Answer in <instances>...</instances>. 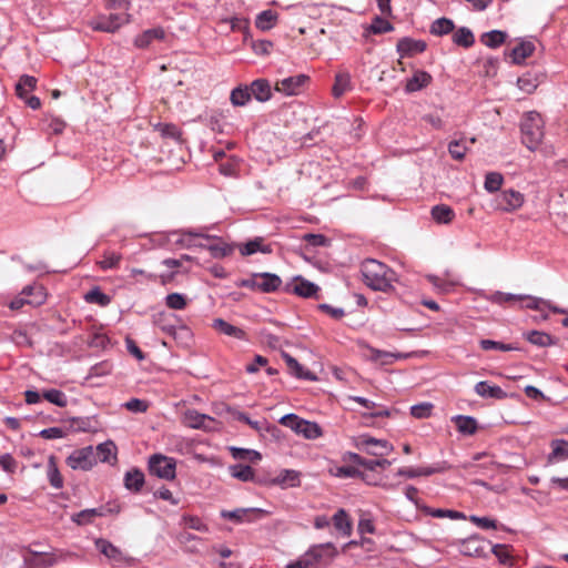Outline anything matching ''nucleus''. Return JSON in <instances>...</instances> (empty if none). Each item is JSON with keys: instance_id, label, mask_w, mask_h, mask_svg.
Segmentation results:
<instances>
[{"instance_id": "obj_1", "label": "nucleus", "mask_w": 568, "mask_h": 568, "mask_svg": "<svg viewBox=\"0 0 568 568\" xmlns=\"http://www.w3.org/2000/svg\"><path fill=\"white\" fill-rule=\"evenodd\" d=\"M363 282L374 291L388 292L396 281L395 272L386 264L368 258L361 265Z\"/></svg>"}, {"instance_id": "obj_2", "label": "nucleus", "mask_w": 568, "mask_h": 568, "mask_svg": "<svg viewBox=\"0 0 568 568\" xmlns=\"http://www.w3.org/2000/svg\"><path fill=\"white\" fill-rule=\"evenodd\" d=\"M521 141L530 150L535 151L544 139V121L539 113L530 111L525 114L520 124Z\"/></svg>"}, {"instance_id": "obj_3", "label": "nucleus", "mask_w": 568, "mask_h": 568, "mask_svg": "<svg viewBox=\"0 0 568 568\" xmlns=\"http://www.w3.org/2000/svg\"><path fill=\"white\" fill-rule=\"evenodd\" d=\"M280 424L291 428L297 435L306 439H316L323 435L321 426L311 420L303 419L295 414H287L281 417Z\"/></svg>"}, {"instance_id": "obj_4", "label": "nucleus", "mask_w": 568, "mask_h": 568, "mask_svg": "<svg viewBox=\"0 0 568 568\" xmlns=\"http://www.w3.org/2000/svg\"><path fill=\"white\" fill-rule=\"evenodd\" d=\"M337 550L331 542L312 546L303 556L312 568H325L336 557Z\"/></svg>"}, {"instance_id": "obj_5", "label": "nucleus", "mask_w": 568, "mask_h": 568, "mask_svg": "<svg viewBox=\"0 0 568 568\" xmlns=\"http://www.w3.org/2000/svg\"><path fill=\"white\" fill-rule=\"evenodd\" d=\"M205 229L201 227L194 231H185L184 236L189 237H200V240L206 241V250L211 253V255L215 258H221L230 255L233 252V247L222 241V239L216 236H211L205 234Z\"/></svg>"}, {"instance_id": "obj_6", "label": "nucleus", "mask_w": 568, "mask_h": 568, "mask_svg": "<svg viewBox=\"0 0 568 568\" xmlns=\"http://www.w3.org/2000/svg\"><path fill=\"white\" fill-rule=\"evenodd\" d=\"M149 469L159 478L172 480L175 478L176 462L174 458L155 454L149 459Z\"/></svg>"}, {"instance_id": "obj_7", "label": "nucleus", "mask_w": 568, "mask_h": 568, "mask_svg": "<svg viewBox=\"0 0 568 568\" xmlns=\"http://www.w3.org/2000/svg\"><path fill=\"white\" fill-rule=\"evenodd\" d=\"M355 446L368 455L384 457L390 454L393 445L385 439H376L368 435H361L355 439Z\"/></svg>"}, {"instance_id": "obj_8", "label": "nucleus", "mask_w": 568, "mask_h": 568, "mask_svg": "<svg viewBox=\"0 0 568 568\" xmlns=\"http://www.w3.org/2000/svg\"><path fill=\"white\" fill-rule=\"evenodd\" d=\"M129 17L126 12L99 16L90 21V27L97 31L115 32L121 26L129 22Z\"/></svg>"}, {"instance_id": "obj_9", "label": "nucleus", "mask_w": 568, "mask_h": 568, "mask_svg": "<svg viewBox=\"0 0 568 568\" xmlns=\"http://www.w3.org/2000/svg\"><path fill=\"white\" fill-rule=\"evenodd\" d=\"M44 302V293L41 286H27L22 290L19 296L13 298L9 307L12 311H18L26 304L40 305Z\"/></svg>"}, {"instance_id": "obj_10", "label": "nucleus", "mask_w": 568, "mask_h": 568, "mask_svg": "<svg viewBox=\"0 0 568 568\" xmlns=\"http://www.w3.org/2000/svg\"><path fill=\"white\" fill-rule=\"evenodd\" d=\"M265 511L260 508H239L234 510H222L221 517L227 520H232L236 524L252 523L262 516Z\"/></svg>"}, {"instance_id": "obj_11", "label": "nucleus", "mask_w": 568, "mask_h": 568, "mask_svg": "<svg viewBox=\"0 0 568 568\" xmlns=\"http://www.w3.org/2000/svg\"><path fill=\"white\" fill-rule=\"evenodd\" d=\"M182 423L190 428L212 430L215 420L213 417L199 413L195 409H187L182 417Z\"/></svg>"}, {"instance_id": "obj_12", "label": "nucleus", "mask_w": 568, "mask_h": 568, "mask_svg": "<svg viewBox=\"0 0 568 568\" xmlns=\"http://www.w3.org/2000/svg\"><path fill=\"white\" fill-rule=\"evenodd\" d=\"M94 456L92 447H85L74 450L68 458L67 464L72 469L89 470L94 465Z\"/></svg>"}, {"instance_id": "obj_13", "label": "nucleus", "mask_w": 568, "mask_h": 568, "mask_svg": "<svg viewBox=\"0 0 568 568\" xmlns=\"http://www.w3.org/2000/svg\"><path fill=\"white\" fill-rule=\"evenodd\" d=\"M307 79L308 78L304 74L285 78L276 82L275 90L284 93L285 95L298 94Z\"/></svg>"}, {"instance_id": "obj_14", "label": "nucleus", "mask_w": 568, "mask_h": 568, "mask_svg": "<svg viewBox=\"0 0 568 568\" xmlns=\"http://www.w3.org/2000/svg\"><path fill=\"white\" fill-rule=\"evenodd\" d=\"M524 203V196L515 190L503 191L498 196V207L505 212L519 209Z\"/></svg>"}, {"instance_id": "obj_15", "label": "nucleus", "mask_w": 568, "mask_h": 568, "mask_svg": "<svg viewBox=\"0 0 568 568\" xmlns=\"http://www.w3.org/2000/svg\"><path fill=\"white\" fill-rule=\"evenodd\" d=\"M248 90L251 97L253 95L260 102L270 100L272 95L271 83L265 79L254 80Z\"/></svg>"}, {"instance_id": "obj_16", "label": "nucleus", "mask_w": 568, "mask_h": 568, "mask_svg": "<svg viewBox=\"0 0 568 568\" xmlns=\"http://www.w3.org/2000/svg\"><path fill=\"white\" fill-rule=\"evenodd\" d=\"M432 81V75L426 71L417 70L414 72L413 77L406 81L405 90L406 92H415L426 88Z\"/></svg>"}, {"instance_id": "obj_17", "label": "nucleus", "mask_w": 568, "mask_h": 568, "mask_svg": "<svg viewBox=\"0 0 568 568\" xmlns=\"http://www.w3.org/2000/svg\"><path fill=\"white\" fill-rule=\"evenodd\" d=\"M282 284V280L276 274L272 273H260L258 274V284H255L257 286V291L264 292V293H271L278 290V287Z\"/></svg>"}, {"instance_id": "obj_18", "label": "nucleus", "mask_w": 568, "mask_h": 568, "mask_svg": "<svg viewBox=\"0 0 568 568\" xmlns=\"http://www.w3.org/2000/svg\"><path fill=\"white\" fill-rule=\"evenodd\" d=\"M475 392L478 396L484 398H497L503 399L507 396L499 386L489 385L487 382L481 381L475 385Z\"/></svg>"}, {"instance_id": "obj_19", "label": "nucleus", "mask_w": 568, "mask_h": 568, "mask_svg": "<svg viewBox=\"0 0 568 568\" xmlns=\"http://www.w3.org/2000/svg\"><path fill=\"white\" fill-rule=\"evenodd\" d=\"M212 327L215 331H217L224 335H227V336H231V337H234L237 339L245 338V332L242 328L227 323L223 318H215L212 323Z\"/></svg>"}, {"instance_id": "obj_20", "label": "nucleus", "mask_w": 568, "mask_h": 568, "mask_svg": "<svg viewBox=\"0 0 568 568\" xmlns=\"http://www.w3.org/2000/svg\"><path fill=\"white\" fill-rule=\"evenodd\" d=\"M283 358L287 365V368L292 375L297 378L315 381L316 377L310 371L304 369V367L290 354L284 353Z\"/></svg>"}, {"instance_id": "obj_21", "label": "nucleus", "mask_w": 568, "mask_h": 568, "mask_svg": "<svg viewBox=\"0 0 568 568\" xmlns=\"http://www.w3.org/2000/svg\"><path fill=\"white\" fill-rule=\"evenodd\" d=\"M335 529L344 537L352 534V521L344 509H338L332 518Z\"/></svg>"}, {"instance_id": "obj_22", "label": "nucleus", "mask_w": 568, "mask_h": 568, "mask_svg": "<svg viewBox=\"0 0 568 568\" xmlns=\"http://www.w3.org/2000/svg\"><path fill=\"white\" fill-rule=\"evenodd\" d=\"M165 32L162 28H154L145 30L134 39V44L138 48H146L153 40H162Z\"/></svg>"}, {"instance_id": "obj_23", "label": "nucleus", "mask_w": 568, "mask_h": 568, "mask_svg": "<svg viewBox=\"0 0 568 568\" xmlns=\"http://www.w3.org/2000/svg\"><path fill=\"white\" fill-rule=\"evenodd\" d=\"M426 49L424 41H416L410 38H403L397 43V50L402 55L423 52Z\"/></svg>"}, {"instance_id": "obj_24", "label": "nucleus", "mask_w": 568, "mask_h": 568, "mask_svg": "<svg viewBox=\"0 0 568 568\" xmlns=\"http://www.w3.org/2000/svg\"><path fill=\"white\" fill-rule=\"evenodd\" d=\"M535 51V44L531 41H523L516 45L511 51L513 62L516 64L523 63Z\"/></svg>"}, {"instance_id": "obj_25", "label": "nucleus", "mask_w": 568, "mask_h": 568, "mask_svg": "<svg viewBox=\"0 0 568 568\" xmlns=\"http://www.w3.org/2000/svg\"><path fill=\"white\" fill-rule=\"evenodd\" d=\"M95 546L101 554L108 557L111 560L120 561L122 559V551L112 545L106 539L100 538L95 540Z\"/></svg>"}, {"instance_id": "obj_26", "label": "nucleus", "mask_w": 568, "mask_h": 568, "mask_svg": "<svg viewBox=\"0 0 568 568\" xmlns=\"http://www.w3.org/2000/svg\"><path fill=\"white\" fill-rule=\"evenodd\" d=\"M525 337L529 343L539 347H547L557 342L551 335L540 331L528 332L525 334Z\"/></svg>"}, {"instance_id": "obj_27", "label": "nucleus", "mask_w": 568, "mask_h": 568, "mask_svg": "<svg viewBox=\"0 0 568 568\" xmlns=\"http://www.w3.org/2000/svg\"><path fill=\"white\" fill-rule=\"evenodd\" d=\"M272 483L281 486L296 487L300 485V474L293 469H284L272 480Z\"/></svg>"}, {"instance_id": "obj_28", "label": "nucleus", "mask_w": 568, "mask_h": 568, "mask_svg": "<svg viewBox=\"0 0 568 568\" xmlns=\"http://www.w3.org/2000/svg\"><path fill=\"white\" fill-rule=\"evenodd\" d=\"M432 217L440 224H448L455 217L453 209L445 204L435 205L432 209Z\"/></svg>"}, {"instance_id": "obj_29", "label": "nucleus", "mask_w": 568, "mask_h": 568, "mask_svg": "<svg viewBox=\"0 0 568 568\" xmlns=\"http://www.w3.org/2000/svg\"><path fill=\"white\" fill-rule=\"evenodd\" d=\"M351 90V75L348 72L342 71L335 75V83L332 92L335 98L342 97L345 92Z\"/></svg>"}, {"instance_id": "obj_30", "label": "nucleus", "mask_w": 568, "mask_h": 568, "mask_svg": "<svg viewBox=\"0 0 568 568\" xmlns=\"http://www.w3.org/2000/svg\"><path fill=\"white\" fill-rule=\"evenodd\" d=\"M277 21V13L272 10H264L257 14L255 26L262 31L271 30Z\"/></svg>"}, {"instance_id": "obj_31", "label": "nucleus", "mask_w": 568, "mask_h": 568, "mask_svg": "<svg viewBox=\"0 0 568 568\" xmlns=\"http://www.w3.org/2000/svg\"><path fill=\"white\" fill-rule=\"evenodd\" d=\"M240 252L243 256L252 255L256 252L262 253H271L272 250L270 245H263V240L260 237H256L252 241H248L247 243L240 246Z\"/></svg>"}, {"instance_id": "obj_32", "label": "nucleus", "mask_w": 568, "mask_h": 568, "mask_svg": "<svg viewBox=\"0 0 568 568\" xmlns=\"http://www.w3.org/2000/svg\"><path fill=\"white\" fill-rule=\"evenodd\" d=\"M568 459V442L565 439H555L551 442V454L548 460H566Z\"/></svg>"}, {"instance_id": "obj_33", "label": "nucleus", "mask_w": 568, "mask_h": 568, "mask_svg": "<svg viewBox=\"0 0 568 568\" xmlns=\"http://www.w3.org/2000/svg\"><path fill=\"white\" fill-rule=\"evenodd\" d=\"M454 422L458 432L464 435H473L477 430V422L470 416L458 415L454 417Z\"/></svg>"}, {"instance_id": "obj_34", "label": "nucleus", "mask_w": 568, "mask_h": 568, "mask_svg": "<svg viewBox=\"0 0 568 568\" xmlns=\"http://www.w3.org/2000/svg\"><path fill=\"white\" fill-rule=\"evenodd\" d=\"M144 484V475L139 469H132L124 476V486L129 490L139 491Z\"/></svg>"}, {"instance_id": "obj_35", "label": "nucleus", "mask_w": 568, "mask_h": 568, "mask_svg": "<svg viewBox=\"0 0 568 568\" xmlns=\"http://www.w3.org/2000/svg\"><path fill=\"white\" fill-rule=\"evenodd\" d=\"M453 42L457 45L469 48L474 44L475 37L469 28L462 27L454 32Z\"/></svg>"}, {"instance_id": "obj_36", "label": "nucleus", "mask_w": 568, "mask_h": 568, "mask_svg": "<svg viewBox=\"0 0 568 568\" xmlns=\"http://www.w3.org/2000/svg\"><path fill=\"white\" fill-rule=\"evenodd\" d=\"M103 511L98 508H89L81 510L72 516V521L77 525L83 526L91 524L93 519L98 516H102Z\"/></svg>"}, {"instance_id": "obj_37", "label": "nucleus", "mask_w": 568, "mask_h": 568, "mask_svg": "<svg viewBox=\"0 0 568 568\" xmlns=\"http://www.w3.org/2000/svg\"><path fill=\"white\" fill-rule=\"evenodd\" d=\"M235 419L239 422H243L247 424L250 427L255 429L256 432H262L263 429L270 430L272 434L277 432V428L275 426H267L266 422H260V420H252L245 413L237 412L234 415Z\"/></svg>"}, {"instance_id": "obj_38", "label": "nucleus", "mask_w": 568, "mask_h": 568, "mask_svg": "<svg viewBox=\"0 0 568 568\" xmlns=\"http://www.w3.org/2000/svg\"><path fill=\"white\" fill-rule=\"evenodd\" d=\"M455 28L454 22L447 18L436 19L430 26V33L435 36H445L450 33Z\"/></svg>"}, {"instance_id": "obj_39", "label": "nucleus", "mask_w": 568, "mask_h": 568, "mask_svg": "<svg viewBox=\"0 0 568 568\" xmlns=\"http://www.w3.org/2000/svg\"><path fill=\"white\" fill-rule=\"evenodd\" d=\"M480 40L488 48H497L505 42L506 33L499 30H493L484 33Z\"/></svg>"}, {"instance_id": "obj_40", "label": "nucleus", "mask_w": 568, "mask_h": 568, "mask_svg": "<svg viewBox=\"0 0 568 568\" xmlns=\"http://www.w3.org/2000/svg\"><path fill=\"white\" fill-rule=\"evenodd\" d=\"M37 84V79L34 77L24 74L22 75L17 85H16V92L19 98H26L28 92L34 90Z\"/></svg>"}, {"instance_id": "obj_41", "label": "nucleus", "mask_w": 568, "mask_h": 568, "mask_svg": "<svg viewBox=\"0 0 568 568\" xmlns=\"http://www.w3.org/2000/svg\"><path fill=\"white\" fill-rule=\"evenodd\" d=\"M230 100L234 106H244L251 100L248 88L237 87L233 89L230 95Z\"/></svg>"}, {"instance_id": "obj_42", "label": "nucleus", "mask_w": 568, "mask_h": 568, "mask_svg": "<svg viewBox=\"0 0 568 568\" xmlns=\"http://www.w3.org/2000/svg\"><path fill=\"white\" fill-rule=\"evenodd\" d=\"M121 260L122 255L120 253L108 251L104 252L103 257L98 262V265L104 271L114 270L119 267Z\"/></svg>"}, {"instance_id": "obj_43", "label": "nucleus", "mask_w": 568, "mask_h": 568, "mask_svg": "<svg viewBox=\"0 0 568 568\" xmlns=\"http://www.w3.org/2000/svg\"><path fill=\"white\" fill-rule=\"evenodd\" d=\"M317 291L318 287L314 283L305 280L298 281L293 287V292L302 297H312Z\"/></svg>"}, {"instance_id": "obj_44", "label": "nucleus", "mask_w": 568, "mask_h": 568, "mask_svg": "<svg viewBox=\"0 0 568 568\" xmlns=\"http://www.w3.org/2000/svg\"><path fill=\"white\" fill-rule=\"evenodd\" d=\"M231 452H232V456L235 459L248 460L252 463H256V462L261 460V458H262V455L258 452L253 450V449L232 447Z\"/></svg>"}, {"instance_id": "obj_45", "label": "nucleus", "mask_w": 568, "mask_h": 568, "mask_svg": "<svg viewBox=\"0 0 568 568\" xmlns=\"http://www.w3.org/2000/svg\"><path fill=\"white\" fill-rule=\"evenodd\" d=\"M84 300L88 302V303H94V304H98L100 306H106L110 304L111 302V298L109 295L104 294L100 288L95 287L91 291H89L85 295H84Z\"/></svg>"}, {"instance_id": "obj_46", "label": "nucleus", "mask_w": 568, "mask_h": 568, "mask_svg": "<svg viewBox=\"0 0 568 568\" xmlns=\"http://www.w3.org/2000/svg\"><path fill=\"white\" fill-rule=\"evenodd\" d=\"M42 396L51 404H54L59 407H65L68 405V398L65 394L59 389L52 388L44 390Z\"/></svg>"}, {"instance_id": "obj_47", "label": "nucleus", "mask_w": 568, "mask_h": 568, "mask_svg": "<svg viewBox=\"0 0 568 568\" xmlns=\"http://www.w3.org/2000/svg\"><path fill=\"white\" fill-rule=\"evenodd\" d=\"M504 178L498 172H489L485 178V190L489 193L498 191L503 184Z\"/></svg>"}, {"instance_id": "obj_48", "label": "nucleus", "mask_w": 568, "mask_h": 568, "mask_svg": "<svg viewBox=\"0 0 568 568\" xmlns=\"http://www.w3.org/2000/svg\"><path fill=\"white\" fill-rule=\"evenodd\" d=\"M165 305L171 310H184L187 305L186 297L180 293H171L165 297Z\"/></svg>"}, {"instance_id": "obj_49", "label": "nucleus", "mask_w": 568, "mask_h": 568, "mask_svg": "<svg viewBox=\"0 0 568 568\" xmlns=\"http://www.w3.org/2000/svg\"><path fill=\"white\" fill-rule=\"evenodd\" d=\"M98 456L101 462H110L115 459V445L112 442H105L97 447Z\"/></svg>"}, {"instance_id": "obj_50", "label": "nucleus", "mask_w": 568, "mask_h": 568, "mask_svg": "<svg viewBox=\"0 0 568 568\" xmlns=\"http://www.w3.org/2000/svg\"><path fill=\"white\" fill-rule=\"evenodd\" d=\"M232 476L243 481L252 480L254 477V470L247 465H235L231 468Z\"/></svg>"}, {"instance_id": "obj_51", "label": "nucleus", "mask_w": 568, "mask_h": 568, "mask_svg": "<svg viewBox=\"0 0 568 568\" xmlns=\"http://www.w3.org/2000/svg\"><path fill=\"white\" fill-rule=\"evenodd\" d=\"M448 152L453 159L462 161L466 155L467 146L463 140L452 141L448 144Z\"/></svg>"}, {"instance_id": "obj_52", "label": "nucleus", "mask_w": 568, "mask_h": 568, "mask_svg": "<svg viewBox=\"0 0 568 568\" xmlns=\"http://www.w3.org/2000/svg\"><path fill=\"white\" fill-rule=\"evenodd\" d=\"M479 345L484 351L497 349L501 352H509L517 349V347L513 346L511 344H505L491 339H481Z\"/></svg>"}, {"instance_id": "obj_53", "label": "nucleus", "mask_w": 568, "mask_h": 568, "mask_svg": "<svg viewBox=\"0 0 568 568\" xmlns=\"http://www.w3.org/2000/svg\"><path fill=\"white\" fill-rule=\"evenodd\" d=\"M48 477L51 486L59 489L63 486L62 477L57 468L53 458H50L49 467H48Z\"/></svg>"}, {"instance_id": "obj_54", "label": "nucleus", "mask_w": 568, "mask_h": 568, "mask_svg": "<svg viewBox=\"0 0 568 568\" xmlns=\"http://www.w3.org/2000/svg\"><path fill=\"white\" fill-rule=\"evenodd\" d=\"M371 357L382 364H392L395 359L402 358V355L371 348Z\"/></svg>"}, {"instance_id": "obj_55", "label": "nucleus", "mask_w": 568, "mask_h": 568, "mask_svg": "<svg viewBox=\"0 0 568 568\" xmlns=\"http://www.w3.org/2000/svg\"><path fill=\"white\" fill-rule=\"evenodd\" d=\"M524 295H515L510 293L495 292L489 296V301L496 304L510 303L521 301Z\"/></svg>"}, {"instance_id": "obj_56", "label": "nucleus", "mask_w": 568, "mask_h": 568, "mask_svg": "<svg viewBox=\"0 0 568 568\" xmlns=\"http://www.w3.org/2000/svg\"><path fill=\"white\" fill-rule=\"evenodd\" d=\"M517 84L518 88L526 93H532L538 85L537 80L530 74H525L518 78Z\"/></svg>"}, {"instance_id": "obj_57", "label": "nucleus", "mask_w": 568, "mask_h": 568, "mask_svg": "<svg viewBox=\"0 0 568 568\" xmlns=\"http://www.w3.org/2000/svg\"><path fill=\"white\" fill-rule=\"evenodd\" d=\"M393 29V26L387 20L381 17H376L373 20L369 28V30L375 34L386 33L392 31Z\"/></svg>"}, {"instance_id": "obj_58", "label": "nucleus", "mask_w": 568, "mask_h": 568, "mask_svg": "<svg viewBox=\"0 0 568 568\" xmlns=\"http://www.w3.org/2000/svg\"><path fill=\"white\" fill-rule=\"evenodd\" d=\"M182 519L190 529L204 532L209 531L207 525L204 524L202 519L196 516L185 515L183 516Z\"/></svg>"}, {"instance_id": "obj_59", "label": "nucleus", "mask_w": 568, "mask_h": 568, "mask_svg": "<svg viewBox=\"0 0 568 568\" xmlns=\"http://www.w3.org/2000/svg\"><path fill=\"white\" fill-rule=\"evenodd\" d=\"M433 405L430 403H422L410 407V414L415 418H427L430 416Z\"/></svg>"}, {"instance_id": "obj_60", "label": "nucleus", "mask_w": 568, "mask_h": 568, "mask_svg": "<svg viewBox=\"0 0 568 568\" xmlns=\"http://www.w3.org/2000/svg\"><path fill=\"white\" fill-rule=\"evenodd\" d=\"M521 301H526L525 307L530 310L541 311L545 307H550V302L540 297L525 296Z\"/></svg>"}, {"instance_id": "obj_61", "label": "nucleus", "mask_w": 568, "mask_h": 568, "mask_svg": "<svg viewBox=\"0 0 568 568\" xmlns=\"http://www.w3.org/2000/svg\"><path fill=\"white\" fill-rule=\"evenodd\" d=\"M179 274V271H171L166 273H162L160 275L148 273L146 278L149 281H159L162 285H168L173 283L175 276Z\"/></svg>"}, {"instance_id": "obj_62", "label": "nucleus", "mask_w": 568, "mask_h": 568, "mask_svg": "<svg viewBox=\"0 0 568 568\" xmlns=\"http://www.w3.org/2000/svg\"><path fill=\"white\" fill-rule=\"evenodd\" d=\"M303 240L312 246H327L329 244V240L323 234L306 233Z\"/></svg>"}, {"instance_id": "obj_63", "label": "nucleus", "mask_w": 568, "mask_h": 568, "mask_svg": "<svg viewBox=\"0 0 568 568\" xmlns=\"http://www.w3.org/2000/svg\"><path fill=\"white\" fill-rule=\"evenodd\" d=\"M469 519L481 529H495L497 527V521L489 517H478L473 515Z\"/></svg>"}, {"instance_id": "obj_64", "label": "nucleus", "mask_w": 568, "mask_h": 568, "mask_svg": "<svg viewBox=\"0 0 568 568\" xmlns=\"http://www.w3.org/2000/svg\"><path fill=\"white\" fill-rule=\"evenodd\" d=\"M124 407L133 413H144L149 405L146 402L139 398H132L124 404Z\"/></svg>"}]
</instances>
